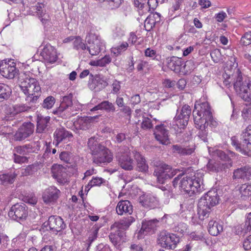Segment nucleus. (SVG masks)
I'll return each instance as SVG.
<instances>
[{
	"label": "nucleus",
	"mask_w": 251,
	"mask_h": 251,
	"mask_svg": "<svg viewBox=\"0 0 251 251\" xmlns=\"http://www.w3.org/2000/svg\"><path fill=\"white\" fill-rule=\"evenodd\" d=\"M193 116L195 127L199 129V137L204 142L211 138L212 129L217 127L218 124L213 118L211 108L207 101H197L195 104Z\"/></svg>",
	"instance_id": "nucleus-1"
},
{
	"label": "nucleus",
	"mask_w": 251,
	"mask_h": 251,
	"mask_svg": "<svg viewBox=\"0 0 251 251\" xmlns=\"http://www.w3.org/2000/svg\"><path fill=\"white\" fill-rule=\"evenodd\" d=\"M203 182V174L201 173H194L193 174L179 175L176 177L172 183L176 187L178 184L180 189L189 196L200 192L203 189L201 188Z\"/></svg>",
	"instance_id": "nucleus-2"
},
{
	"label": "nucleus",
	"mask_w": 251,
	"mask_h": 251,
	"mask_svg": "<svg viewBox=\"0 0 251 251\" xmlns=\"http://www.w3.org/2000/svg\"><path fill=\"white\" fill-rule=\"evenodd\" d=\"M219 197L215 190L208 191L202 197L198 204V214L200 220L203 221L207 218L211 211V208L219 202Z\"/></svg>",
	"instance_id": "nucleus-3"
},
{
	"label": "nucleus",
	"mask_w": 251,
	"mask_h": 251,
	"mask_svg": "<svg viewBox=\"0 0 251 251\" xmlns=\"http://www.w3.org/2000/svg\"><path fill=\"white\" fill-rule=\"evenodd\" d=\"M242 140L240 143L235 136L231 138V144L237 151L244 154H247L251 151V125L248 126L242 135Z\"/></svg>",
	"instance_id": "nucleus-4"
},
{
	"label": "nucleus",
	"mask_w": 251,
	"mask_h": 251,
	"mask_svg": "<svg viewBox=\"0 0 251 251\" xmlns=\"http://www.w3.org/2000/svg\"><path fill=\"white\" fill-rule=\"evenodd\" d=\"M73 95L71 93L63 97L61 99L59 106L53 112V114L58 115L63 118L76 114V109L73 104Z\"/></svg>",
	"instance_id": "nucleus-5"
},
{
	"label": "nucleus",
	"mask_w": 251,
	"mask_h": 251,
	"mask_svg": "<svg viewBox=\"0 0 251 251\" xmlns=\"http://www.w3.org/2000/svg\"><path fill=\"white\" fill-rule=\"evenodd\" d=\"M237 73V76L236 81L234 83V88L236 93L244 100L250 101H251V81L249 79H245L243 81L238 70Z\"/></svg>",
	"instance_id": "nucleus-6"
},
{
	"label": "nucleus",
	"mask_w": 251,
	"mask_h": 251,
	"mask_svg": "<svg viewBox=\"0 0 251 251\" xmlns=\"http://www.w3.org/2000/svg\"><path fill=\"white\" fill-rule=\"evenodd\" d=\"M86 41L89 45L86 49L92 56L98 55L104 45L99 35L94 30L90 31L86 37Z\"/></svg>",
	"instance_id": "nucleus-7"
},
{
	"label": "nucleus",
	"mask_w": 251,
	"mask_h": 251,
	"mask_svg": "<svg viewBox=\"0 0 251 251\" xmlns=\"http://www.w3.org/2000/svg\"><path fill=\"white\" fill-rule=\"evenodd\" d=\"M66 227V224L60 217L51 216L49 218L47 221L43 223L41 229L44 231L49 230L51 233L57 234L59 232L64 229Z\"/></svg>",
	"instance_id": "nucleus-8"
},
{
	"label": "nucleus",
	"mask_w": 251,
	"mask_h": 251,
	"mask_svg": "<svg viewBox=\"0 0 251 251\" xmlns=\"http://www.w3.org/2000/svg\"><path fill=\"white\" fill-rule=\"evenodd\" d=\"M158 244L163 248L174 250L179 242V237L166 230L160 232L158 237Z\"/></svg>",
	"instance_id": "nucleus-9"
},
{
	"label": "nucleus",
	"mask_w": 251,
	"mask_h": 251,
	"mask_svg": "<svg viewBox=\"0 0 251 251\" xmlns=\"http://www.w3.org/2000/svg\"><path fill=\"white\" fill-rule=\"evenodd\" d=\"M179 170L173 169L170 166L163 164L161 167L155 169L153 175L157 177V181L160 184L165 183L167 180L175 176Z\"/></svg>",
	"instance_id": "nucleus-10"
},
{
	"label": "nucleus",
	"mask_w": 251,
	"mask_h": 251,
	"mask_svg": "<svg viewBox=\"0 0 251 251\" xmlns=\"http://www.w3.org/2000/svg\"><path fill=\"white\" fill-rule=\"evenodd\" d=\"M28 12L33 16L38 17L43 24L50 20L49 14L46 11L45 5L42 2L35 1L31 3Z\"/></svg>",
	"instance_id": "nucleus-11"
},
{
	"label": "nucleus",
	"mask_w": 251,
	"mask_h": 251,
	"mask_svg": "<svg viewBox=\"0 0 251 251\" xmlns=\"http://www.w3.org/2000/svg\"><path fill=\"white\" fill-rule=\"evenodd\" d=\"M191 113L190 107L185 105L182 107L180 113H177L173 122V126H176L178 128L176 130L177 132H181L180 130L184 129L187 125Z\"/></svg>",
	"instance_id": "nucleus-12"
},
{
	"label": "nucleus",
	"mask_w": 251,
	"mask_h": 251,
	"mask_svg": "<svg viewBox=\"0 0 251 251\" xmlns=\"http://www.w3.org/2000/svg\"><path fill=\"white\" fill-rule=\"evenodd\" d=\"M93 162L97 165L110 163L113 159L111 151L104 146L92 153Z\"/></svg>",
	"instance_id": "nucleus-13"
},
{
	"label": "nucleus",
	"mask_w": 251,
	"mask_h": 251,
	"mask_svg": "<svg viewBox=\"0 0 251 251\" xmlns=\"http://www.w3.org/2000/svg\"><path fill=\"white\" fill-rule=\"evenodd\" d=\"M19 70L16 63L11 60L2 61L0 63V74L4 77L12 79L18 74Z\"/></svg>",
	"instance_id": "nucleus-14"
},
{
	"label": "nucleus",
	"mask_w": 251,
	"mask_h": 251,
	"mask_svg": "<svg viewBox=\"0 0 251 251\" xmlns=\"http://www.w3.org/2000/svg\"><path fill=\"white\" fill-rule=\"evenodd\" d=\"M8 216L17 221L25 219L27 216V208L26 205L23 203L13 205L8 212Z\"/></svg>",
	"instance_id": "nucleus-15"
},
{
	"label": "nucleus",
	"mask_w": 251,
	"mask_h": 251,
	"mask_svg": "<svg viewBox=\"0 0 251 251\" xmlns=\"http://www.w3.org/2000/svg\"><path fill=\"white\" fill-rule=\"evenodd\" d=\"M26 96L25 100L29 104L35 103L41 95V87L37 80L27 90L23 92Z\"/></svg>",
	"instance_id": "nucleus-16"
},
{
	"label": "nucleus",
	"mask_w": 251,
	"mask_h": 251,
	"mask_svg": "<svg viewBox=\"0 0 251 251\" xmlns=\"http://www.w3.org/2000/svg\"><path fill=\"white\" fill-rule=\"evenodd\" d=\"M34 130L33 124L31 122L24 123L15 133L14 138L16 141H23L32 134Z\"/></svg>",
	"instance_id": "nucleus-17"
},
{
	"label": "nucleus",
	"mask_w": 251,
	"mask_h": 251,
	"mask_svg": "<svg viewBox=\"0 0 251 251\" xmlns=\"http://www.w3.org/2000/svg\"><path fill=\"white\" fill-rule=\"evenodd\" d=\"M126 151L123 152L119 151L116 154V157L118 162L119 165L124 170L130 171L133 168V160L129 155V152Z\"/></svg>",
	"instance_id": "nucleus-18"
},
{
	"label": "nucleus",
	"mask_w": 251,
	"mask_h": 251,
	"mask_svg": "<svg viewBox=\"0 0 251 251\" xmlns=\"http://www.w3.org/2000/svg\"><path fill=\"white\" fill-rule=\"evenodd\" d=\"M72 137V133L65 128L63 127L57 128L53 133V144L57 147L62 142L67 143Z\"/></svg>",
	"instance_id": "nucleus-19"
},
{
	"label": "nucleus",
	"mask_w": 251,
	"mask_h": 251,
	"mask_svg": "<svg viewBox=\"0 0 251 251\" xmlns=\"http://www.w3.org/2000/svg\"><path fill=\"white\" fill-rule=\"evenodd\" d=\"M112 231L109 235V238L114 247L121 249L123 244L127 241L126 232L118 230L111 229Z\"/></svg>",
	"instance_id": "nucleus-20"
},
{
	"label": "nucleus",
	"mask_w": 251,
	"mask_h": 251,
	"mask_svg": "<svg viewBox=\"0 0 251 251\" xmlns=\"http://www.w3.org/2000/svg\"><path fill=\"white\" fill-rule=\"evenodd\" d=\"M52 176L61 184L68 182L67 169L61 165H53L51 169Z\"/></svg>",
	"instance_id": "nucleus-21"
},
{
	"label": "nucleus",
	"mask_w": 251,
	"mask_h": 251,
	"mask_svg": "<svg viewBox=\"0 0 251 251\" xmlns=\"http://www.w3.org/2000/svg\"><path fill=\"white\" fill-rule=\"evenodd\" d=\"M41 55L48 62L52 63L57 59L56 50L55 48L50 44H47L41 52Z\"/></svg>",
	"instance_id": "nucleus-22"
},
{
	"label": "nucleus",
	"mask_w": 251,
	"mask_h": 251,
	"mask_svg": "<svg viewBox=\"0 0 251 251\" xmlns=\"http://www.w3.org/2000/svg\"><path fill=\"white\" fill-rule=\"evenodd\" d=\"M36 132L46 133L50 127V118L49 116L38 115L36 119Z\"/></svg>",
	"instance_id": "nucleus-23"
},
{
	"label": "nucleus",
	"mask_w": 251,
	"mask_h": 251,
	"mask_svg": "<svg viewBox=\"0 0 251 251\" xmlns=\"http://www.w3.org/2000/svg\"><path fill=\"white\" fill-rule=\"evenodd\" d=\"M60 191L54 186L46 189L43 195V201L46 203L55 202L59 198Z\"/></svg>",
	"instance_id": "nucleus-24"
},
{
	"label": "nucleus",
	"mask_w": 251,
	"mask_h": 251,
	"mask_svg": "<svg viewBox=\"0 0 251 251\" xmlns=\"http://www.w3.org/2000/svg\"><path fill=\"white\" fill-rule=\"evenodd\" d=\"M154 134L155 139L163 145H167L169 143L168 130L163 125L156 126Z\"/></svg>",
	"instance_id": "nucleus-25"
},
{
	"label": "nucleus",
	"mask_w": 251,
	"mask_h": 251,
	"mask_svg": "<svg viewBox=\"0 0 251 251\" xmlns=\"http://www.w3.org/2000/svg\"><path fill=\"white\" fill-rule=\"evenodd\" d=\"M231 166L230 163L210 160L207 164V169L209 171L219 172L226 171Z\"/></svg>",
	"instance_id": "nucleus-26"
},
{
	"label": "nucleus",
	"mask_w": 251,
	"mask_h": 251,
	"mask_svg": "<svg viewBox=\"0 0 251 251\" xmlns=\"http://www.w3.org/2000/svg\"><path fill=\"white\" fill-rule=\"evenodd\" d=\"M158 223L159 221L156 219L149 221H143L139 233L140 234H146L150 232H154V230H156Z\"/></svg>",
	"instance_id": "nucleus-27"
},
{
	"label": "nucleus",
	"mask_w": 251,
	"mask_h": 251,
	"mask_svg": "<svg viewBox=\"0 0 251 251\" xmlns=\"http://www.w3.org/2000/svg\"><path fill=\"white\" fill-rule=\"evenodd\" d=\"M251 177V167L246 165L235 170L233 172V179H250Z\"/></svg>",
	"instance_id": "nucleus-28"
},
{
	"label": "nucleus",
	"mask_w": 251,
	"mask_h": 251,
	"mask_svg": "<svg viewBox=\"0 0 251 251\" xmlns=\"http://www.w3.org/2000/svg\"><path fill=\"white\" fill-rule=\"evenodd\" d=\"M194 148L190 146L178 144L173 145L172 147V152L180 156L190 155L194 151Z\"/></svg>",
	"instance_id": "nucleus-29"
},
{
	"label": "nucleus",
	"mask_w": 251,
	"mask_h": 251,
	"mask_svg": "<svg viewBox=\"0 0 251 251\" xmlns=\"http://www.w3.org/2000/svg\"><path fill=\"white\" fill-rule=\"evenodd\" d=\"M134 219L132 217H129L121 220L119 222H115L111 226V229L118 230L121 232H125V231L129 227Z\"/></svg>",
	"instance_id": "nucleus-30"
},
{
	"label": "nucleus",
	"mask_w": 251,
	"mask_h": 251,
	"mask_svg": "<svg viewBox=\"0 0 251 251\" xmlns=\"http://www.w3.org/2000/svg\"><path fill=\"white\" fill-rule=\"evenodd\" d=\"M140 202L146 208H154L158 205V201L156 198L151 195L141 197Z\"/></svg>",
	"instance_id": "nucleus-31"
},
{
	"label": "nucleus",
	"mask_w": 251,
	"mask_h": 251,
	"mask_svg": "<svg viewBox=\"0 0 251 251\" xmlns=\"http://www.w3.org/2000/svg\"><path fill=\"white\" fill-rule=\"evenodd\" d=\"M116 210L118 215L126 213L131 214L133 211L132 205L127 200L121 201L118 202Z\"/></svg>",
	"instance_id": "nucleus-32"
},
{
	"label": "nucleus",
	"mask_w": 251,
	"mask_h": 251,
	"mask_svg": "<svg viewBox=\"0 0 251 251\" xmlns=\"http://www.w3.org/2000/svg\"><path fill=\"white\" fill-rule=\"evenodd\" d=\"M184 64L183 61L180 58L172 56L168 59L167 66L172 71L176 72L180 71L181 67Z\"/></svg>",
	"instance_id": "nucleus-33"
},
{
	"label": "nucleus",
	"mask_w": 251,
	"mask_h": 251,
	"mask_svg": "<svg viewBox=\"0 0 251 251\" xmlns=\"http://www.w3.org/2000/svg\"><path fill=\"white\" fill-rule=\"evenodd\" d=\"M98 110H104L107 112H114L116 107L114 104L108 100H104L91 109V111Z\"/></svg>",
	"instance_id": "nucleus-34"
},
{
	"label": "nucleus",
	"mask_w": 251,
	"mask_h": 251,
	"mask_svg": "<svg viewBox=\"0 0 251 251\" xmlns=\"http://www.w3.org/2000/svg\"><path fill=\"white\" fill-rule=\"evenodd\" d=\"M222 225L214 220H210L208 225V230L212 236H217L223 231Z\"/></svg>",
	"instance_id": "nucleus-35"
},
{
	"label": "nucleus",
	"mask_w": 251,
	"mask_h": 251,
	"mask_svg": "<svg viewBox=\"0 0 251 251\" xmlns=\"http://www.w3.org/2000/svg\"><path fill=\"white\" fill-rule=\"evenodd\" d=\"M135 159L137 161V167L139 171L146 172L148 170V165L146 163L144 158L140 153L136 151L133 152Z\"/></svg>",
	"instance_id": "nucleus-36"
},
{
	"label": "nucleus",
	"mask_w": 251,
	"mask_h": 251,
	"mask_svg": "<svg viewBox=\"0 0 251 251\" xmlns=\"http://www.w3.org/2000/svg\"><path fill=\"white\" fill-rule=\"evenodd\" d=\"M21 77H22L20 87L22 92L27 90L36 80L35 78L27 76V75L24 73Z\"/></svg>",
	"instance_id": "nucleus-37"
},
{
	"label": "nucleus",
	"mask_w": 251,
	"mask_h": 251,
	"mask_svg": "<svg viewBox=\"0 0 251 251\" xmlns=\"http://www.w3.org/2000/svg\"><path fill=\"white\" fill-rule=\"evenodd\" d=\"M16 176L17 174L14 173L0 175V184L4 186L13 184Z\"/></svg>",
	"instance_id": "nucleus-38"
},
{
	"label": "nucleus",
	"mask_w": 251,
	"mask_h": 251,
	"mask_svg": "<svg viewBox=\"0 0 251 251\" xmlns=\"http://www.w3.org/2000/svg\"><path fill=\"white\" fill-rule=\"evenodd\" d=\"M11 93V89L8 85L4 83H0V101L8 100Z\"/></svg>",
	"instance_id": "nucleus-39"
},
{
	"label": "nucleus",
	"mask_w": 251,
	"mask_h": 251,
	"mask_svg": "<svg viewBox=\"0 0 251 251\" xmlns=\"http://www.w3.org/2000/svg\"><path fill=\"white\" fill-rule=\"evenodd\" d=\"M90 118L88 117L79 118L75 122V125L76 128L82 130H86L90 126Z\"/></svg>",
	"instance_id": "nucleus-40"
},
{
	"label": "nucleus",
	"mask_w": 251,
	"mask_h": 251,
	"mask_svg": "<svg viewBox=\"0 0 251 251\" xmlns=\"http://www.w3.org/2000/svg\"><path fill=\"white\" fill-rule=\"evenodd\" d=\"M30 108V106L25 104L15 105L12 108H10V114L14 116L22 112L27 111Z\"/></svg>",
	"instance_id": "nucleus-41"
},
{
	"label": "nucleus",
	"mask_w": 251,
	"mask_h": 251,
	"mask_svg": "<svg viewBox=\"0 0 251 251\" xmlns=\"http://www.w3.org/2000/svg\"><path fill=\"white\" fill-rule=\"evenodd\" d=\"M39 169L38 164H33L28 165L25 169H23L22 173L25 176L32 175L36 173Z\"/></svg>",
	"instance_id": "nucleus-42"
},
{
	"label": "nucleus",
	"mask_w": 251,
	"mask_h": 251,
	"mask_svg": "<svg viewBox=\"0 0 251 251\" xmlns=\"http://www.w3.org/2000/svg\"><path fill=\"white\" fill-rule=\"evenodd\" d=\"M240 192L241 197H243V199L250 196L251 195V184H242L240 188Z\"/></svg>",
	"instance_id": "nucleus-43"
},
{
	"label": "nucleus",
	"mask_w": 251,
	"mask_h": 251,
	"mask_svg": "<svg viewBox=\"0 0 251 251\" xmlns=\"http://www.w3.org/2000/svg\"><path fill=\"white\" fill-rule=\"evenodd\" d=\"M105 182L106 180L102 177L93 176L86 187L91 188L94 186H100L102 184L105 183Z\"/></svg>",
	"instance_id": "nucleus-44"
},
{
	"label": "nucleus",
	"mask_w": 251,
	"mask_h": 251,
	"mask_svg": "<svg viewBox=\"0 0 251 251\" xmlns=\"http://www.w3.org/2000/svg\"><path fill=\"white\" fill-rule=\"evenodd\" d=\"M86 47L81 38L79 36L75 37V40L73 42L74 49L78 50H83L86 49Z\"/></svg>",
	"instance_id": "nucleus-45"
},
{
	"label": "nucleus",
	"mask_w": 251,
	"mask_h": 251,
	"mask_svg": "<svg viewBox=\"0 0 251 251\" xmlns=\"http://www.w3.org/2000/svg\"><path fill=\"white\" fill-rule=\"evenodd\" d=\"M25 145L28 154L30 153H37L40 149V144L39 142H33Z\"/></svg>",
	"instance_id": "nucleus-46"
},
{
	"label": "nucleus",
	"mask_w": 251,
	"mask_h": 251,
	"mask_svg": "<svg viewBox=\"0 0 251 251\" xmlns=\"http://www.w3.org/2000/svg\"><path fill=\"white\" fill-rule=\"evenodd\" d=\"M88 146L91 151L92 153L99 150L100 147H102L103 146L99 144L94 137H91L89 139L88 141Z\"/></svg>",
	"instance_id": "nucleus-47"
},
{
	"label": "nucleus",
	"mask_w": 251,
	"mask_h": 251,
	"mask_svg": "<svg viewBox=\"0 0 251 251\" xmlns=\"http://www.w3.org/2000/svg\"><path fill=\"white\" fill-rule=\"evenodd\" d=\"M243 227H241V232L246 234L251 230V212L247 216L246 220Z\"/></svg>",
	"instance_id": "nucleus-48"
},
{
	"label": "nucleus",
	"mask_w": 251,
	"mask_h": 251,
	"mask_svg": "<svg viewBox=\"0 0 251 251\" xmlns=\"http://www.w3.org/2000/svg\"><path fill=\"white\" fill-rule=\"evenodd\" d=\"M55 102V100L53 97L49 96L44 100L42 105L44 108L50 109L54 104Z\"/></svg>",
	"instance_id": "nucleus-49"
},
{
	"label": "nucleus",
	"mask_w": 251,
	"mask_h": 251,
	"mask_svg": "<svg viewBox=\"0 0 251 251\" xmlns=\"http://www.w3.org/2000/svg\"><path fill=\"white\" fill-rule=\"evenodd\" d=\"M111 58L109 55H106L103 57L94 62V64L98 66L104 67L110 63Z\"/></svg>",
	"instance_id": "nucleus-50"
},
{
	"label": "nucleus",
	"mask_w": 251,
	"mask_h": 251,
	"mask_svg": "<svg viewBox=\"0 0 251 251\" xmlns=\"http://www.w3.org/2000/svg\"><path fill=\"white\" fill-rule=\"evenodd\" d=\"M187 229V225L184 223H179L173 227V231L183 234Z\"/></svg>",
	"instance_id": "nucleus-51"
},
{
	"label": "nucleus",
	"mask_w": 251,
	"mask_h": 251,
	"mask_svg": "<svg viewBox=\"0 0 251 251\" xmlns=\"http://www.w3.org/2000/svg\"><path fill=\"white\" fill-rule=\"evenodd\" d=\"M98 230L97 229L91 230L90 232L88 239L86 241V244L88 245L87 250L91 246L92 243L97 238L98 235Z\"/></svg>",
	"instance_id": "nucleus-52"
},
{
	"label": "nucleus",
	"mask_w": 251,
	"mask_h": 251,
	"mask_svg": "<svg viewBox=\"0 0 251 251\" xmlns=\"http://www.w3.org/2000/svg\"><path fill=\"white\" fill-rule=\"evenodd\" d=\"M240 43L244 46H248L251 44V31L244 34L241 39Z\"/></svg>",
	"instance_id": "nucleus-53"
},
{
	"label": "nucleus",
	"mask_w": 251,
	"mask_h": 251,
	"mask_svg": "<svg viewBox=\"0 0 251 251\" xmlns=\"http://www.w3.org/2000/svg\"><path fill=\"white\" fill-rule=\"evenodd\" d=\"M128 47V44L127 42H123L120 45L112 49L114 54L118 55L122 52L126 50Z\"/></svg>",
	"instance_id": "nucleus-54"
},
{
	"label": "nucleus",
	"mask_w": 251,
	"mask_h": 251,
	"mask_svg": "<svg viewBox=\"0 0 251 251\" xmlns=\"http://www.w3.org/2000/svg\"><path fill=\"white\" fill-rule=\"evenodd\" d=\"M242 116L245 120L251 119V106H246L242 110Z\"/></svg>",
	"instance_id": "nucleus-55"
},
{
	"label": "nucleus",
	"mask_w": 251,
	"mask_h": 251,
	"mask_svg": "<svg viewBox=\"0 0 251 251\" xmlns=\"http://www.w3.org/2000/svg\"><path fill=\"white\" fill-rule=\"evenodd\" d=\"M13 159L16 163L22 164L27 162L28 158L25 156H20L16 153H13Z\"/></svg>",
	"instance_id": "nucleus-56"
},
{
	"label": "nucleus",
	"mask_w": 251,
	"mask_h": 251,
	"mask_svg": "<svg viewBox=\"0 0 251 251\" xmlns=\"http://www.w3.org/2000/svg\"><path fill=\"white\" fill-rule=\"evenodd\" d=\"M14 152L17 154H22L23 156L28 154L26 145L18 146L14 148Z\"/></svg>",
	"instance_id": "nucleus-57"
},
{
	"label": "nucleus",
	"mask_w": 251,
	"mask_h": 251,
	"mask_svg": "<svg viewBox=\"0 0 251 251\" xmlns=\"http://www.w3.org/2000/svg\"><path fill=\"white\" fill-rule=\"evenodd\" d=\"M210 55L214 62H219L221 57L220 50L217 49L213 50L210 53Z\"/></svg>",
	"instance_id": "nucleus-58"
},
{
	"label": "nucleus",
	"mask_w": 251,
	"mask_h": 251,
	"mask_svg": "<svg viewBox=\"0 0 251 251\" xmlns=\"http://www.w3.org/2000/svg\"><path fill=\"white\" fill-rule=\"evenodd\" d=\"M141 127L144 129H150L152 127V124L150 119L147 117H144Z\"/></svg>",
	"instance_id": "nucleus-59"
},
{
	"label": "nucleus",
	"mask_w": 251,
	"mask_h": 251,
	"mask_svg": "<svg viewBox=\"0 0 251 251\" xmlns=\"http://www.w3.org/2000/svg\"><path fill=\"white\" fill-rule=\"evenodd\" d=\"M71 157V154L67 151H62L59 154L60 159L66 163L70 162Z\"/></svg>",
	"instance_id": "nucleus-60"
},
{
	"label": "nucleus",
	"mask_w": 251,
	"mask_h": 251,
	"mask_svg": "<svg viewBox=\"0 0 251 251\" xmlns=\"http://www.w3.org/2000/svg\"><path fill=\"white\" fill-rule=\"evenodd\" d=\"M126 139V134L124 133H119L115 135L114 142L116 143L119 144Z\"/></svg>",
	"instance_id": "nucleus-61"
},
{
	"label": "nucleus",
	"mask_w": 251,
	"mask_h": 251,
	"mask_svg": "<svg viewBox=\"0 0 251 251\" xmlns=\"http://www.w3.org/2000/svg\"><path fill=\"white\" fill-rule=\"evenodd\" d=\"M114 34L116 37H122L125 35L124 28L121 26H117L114 30Z\"/></svg>",
	"instance_id": "nucleus-62"
},
{
	"label": "nucleus",
	"mask_w": 251,
	"mask_h": 251,
	"mask_svg": "<svg viewBox=\"0 0 251 251\" xmlns=\"http://www.w3.org/2000/svg\"><path fill=\"white\" fill-rule=\"evenodd\" d=\"M243 246L245 250H251V235L245 239Z\"/></svg>",
	"instance_id": "nucleus-63"
},
{
	"label": "nucleus",
	"mask_w": 251,
	"mask_h": 251,
	"mask_svg": "<svg viewBox=\"0 0 251 251\" xmlns=\"http://www.w3.org/2000/svg\"><path fill=\"white\" fill-rule=\"evenodd\" d=\"M226 14L224 12L221 11L215 15V18L217 22H222L226 17Z\"/></svg>",
	"instance_id": "nucleus-64"
}]
</instances>
